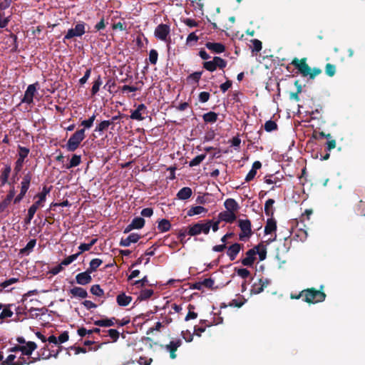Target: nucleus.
<instances>
[{"label":"nucleus","mask_w":365,"mask_h":365,"mask_svg":"<svg viewBox=\"0 0 365 365\" xmlns=\"http://www.w3.org/2000/svg\"><path fill=\"white\" fill-rule=\"evenodd\" d=\"M307 61V59L306 58L302 59L294 58L292 60L291 65L294 66L295 69L298 71V73L303 77L308 76L310 79H314L317 76L322 73V70L317 67H314L312 69L306 62Z\"/></svg>","instance_id":"obj_1"},{"label":"nucleus","mask_w":365,"mask_h":365,"mask_svg":"<svg viewBox=\"0 0 365 365\" xmlns=\"http://www.w3.org/2000/svg\"><path fill=\"white\" fill-rule=\"evenodd\" d=\"M304 298L303 301L308 304H317L324 301L326 294L322 290L314 288H307L303 290Z\"/></svg>","instance_id":"obj_2"},{"label":"nucleus","mask_w":365,"mask_h":365,"mask_svg":"<svg viewBox=\"0 0 365 365\" xmlns=\"http://www.w3.org/2000/svg\"><path fill=\"white\" fill-rule=\"evenodd\" d=\"M85 138V130L84 128L80 129L72 135H71L68 141L66 143V149L69 152H74L79 146L81 143Z\"/></svg>","instance_id":"obj_3"},{"label":"nucleus","mask_w":365,"mask_h":365,"mask_svg":"<svg viewBox=\"0 0 365 365\" xmlns=\"http://www.w3.org/2000/svg\"><path fill=\"white\" fill-rule=\"evenodd\" d=\"M211 227V220H207V222H202L195 223L188 227L187 235L190 236H197L200 233L207 235Z\"/></svg>","instance_id":"obj_4"},{"label":"nucleus","mask_w":365,"mask_h":365,"mask_svg":"<svg viewBox=\"0 0 365 365\" xmlns=\"http://www.w3.org/2000/svg\"><path fill=\"white\" fill-rule=\"evenodd\" d=\"M86 24L80 21L76 24L74 28L70 29L67 31L66 36L63 37V41L66 40L73 39L74 37H81L85 34V26Z\"/></svg>","instance_id":"obj_5"},{"label":"nucleus","mask_w":365,"mask_h":365,"mask_svg":"<svg viewBox=\"0 0 365 365\" xmlns=\"http://www.w3.org/2000/svg\"><path fill=\"white\" fill-rule=\"evenodd\" d=\"M238 227L241 232L240 233V240L245 242L252 236L253 232L251 230V222L249 220H238Z\"/></svg>","instance_id":"obj_6"},{"label":"nucleus","mask_w":365,"mask_h":365,"mask_svg":"<svg viewBox=\"0 0 365 365\" xmlns=\"http://www.w3.org/2000/svg\"><path fill=\"white\" fill-rule=\"evenodd\" d=\"M261 244H258L252 248L248 250L246 252V257L241 259V264L244 266L250 267H252L255 261V256L257 252V247H260Z\"/></svg>","instance_id":"obj_7"},{"label":"nucleus","mask_w":365,"mask_h":365,"mask_svg":"<svg viewBox=\"0 0 365 365\" xmlns=\"http://www.w3.org/2000/svg\"><path fill=\"white\" fill-rule=\"evenodd\" d=\"M63 349V346H57L56 352L53 354V350L48 349V346L46 345L43 348H41L40 351L37 352V355L42 356V359L43 360H47L52 357L57 358Z\"/></svg>","instance_id":"obj_8"},{"label":"nucleus","mask_w":365,"mask_h":365,"mask_svg":"<svg viewBox=\"0 0 365 365\" xmlns=\"http://www.w3.org/2000/svg\"><path fill=\"white\" fill-rule=\"evenodd\" d=\"M37 86L38 83H34L27 86L26 91H24V97L22 100H21V103H26L27 105L32 104L34 94L36 93Z\"/></svg>","instance_id":"obj_9"},{"label":"nucleus","mask_w":365,"mask_h":365,"mask_svg":"<svg viewBox=\"0 0 365 365\" xmlns=\"http://www.w3.org/2000/svg\"><path fill=\"white\" fill-rule=\"evenodd\" d=\"M170 32V28L169 25L160 24L157 26L155 31H154V36L160 41H167Z\"/></svg>","instance_id":"obj_10"},{"label":"nucleus","mask_w":365,"mask_h":365,"mask_svg":"<svg viewBox=\"0 0 365 365\" xmlns=\"http://www.w3.org/2000/svg\"><path fill=\"white\" fill-rule=\"evenodd\" d=\"M147 106L144 104H139L137 106V108L133 111H131V114L130 115V119L134 120H143L145 119L143 115H147Z\"/></svg>","instance_id":"obj_11"},{"label":"nucleus","mask_w":365,"mask_h":365,"mask_svg":"<svg viewBox=\"0 0 365 365\" xmlns=\"http://www.w3.org/2000/svg\"><path fill=\"white\" fill-rule=\"evenodd\" d=\"M182 344V341L180 339H178L174 341H170V344L161 346L164 347L167 350V351L170 352V357L171 359H175L177 357L176 351L178 348H179Z\"/></svg>","instance_id":"obj_12"},{"label":"nucleus","mask_w":365,"mask_h":365,"mask_svg":"<svg viewBox=\"0 0 365 365\" xmlns=\"http://www.w3.org/2000/svg\"><path fill=\"white\" fill-rule=\"evenodd\" d=\"M50 191H51L50 187L43 186L42 192L40 193H37V195H36V197L38 198V200H37V201L34 202V203L33 205H31V206L35 207L37 208L42 207L43 205V202L46 200V195L48 194H49Z\"/></svg>","instance_id":"obj_13"},{"label":"nucleus","mask_w":365,"mask_h":365,"mask_svg":"<svg viewBox=\"0 0 365 365\" xmlns=\"http://www.w3.org/2000/svg\"><path fill=\"white\" fill-rule=\"evenodd\" d=\"M269 280L267 279H259L257 282H254L251 287V294H257L264 291V289L267 287Z\"/></svg>","instance_id":"obj_14"},{"label":"nucleus","mask_w":365,"mask_h":365,"mask_svg":"<svg viewBox=\"0 0 365 365\" xmlns=\"http://www.w3.org/2000/svg\"><path fill=\"white\" fill-rule=\"evenodd\" d=\"M92 272H88L86 270V272H80L76 276V283L79 285L86 286L88 284H90L92 281L91 274Z\"/></svg>","instance_id":"obj_15"},{"label":"nucleus","mask_w":365,"mask_h":365,"mask_svg":"<svg viewBox=\"0 0 365 365\" xmlns=\"http://www.w3.org/2000/svg\"><path fill=\"white\" fill-rule=\"evenodd\" d=\"M140 239V235L137 233H131L126 238H121L120 247H130V244L136 243Z\"/></svg>","instance_id":"obj_16"},{"label":"nucleus","mask_w":365,"mask_h":365,"mask_svg":"<svg viewBox=\"0 0 365 365\" xmlns=\"http://www.w3.org/2000/svg\"><path fill=\"white\" fill-rule=\"evenodd\" d=\"M236 219L237 217L235 216V212L224 211L220 212V214H218L217 220L220 222L224 221L227 223H232Z\"/></svg>","instance_id":"obj_17"},{"label":"nucleus","mask_w":365,"mask_h":365,"mask_svg":"<svg viewBox=\"0 0 365 365\" xmlns=\"http://www.w3.org/2000/svg\"><path fill=\"white\" fill-rule=\"evenodd\" d=\"M32 177L33 175H31V172L24 175L22 182H21L20 193L26 194L28 190L29 189Z\"/></svg>","instance_id":"obj_18"},{"label":"nucleus","mask_w":365,"mask_h":365,"mask_svg":"<svg viewBox=\"0 0 365 365\" xmlns=\"http://www.w3.org/2000/svg\"><path fill=\"white\" fill-rule=\"evenodd\" d=\"M242 245L239 243H235L228 247L227 255L231 261H233L237 257L239 252H240Z\"/></svg>","instance_id":"obj_19"},{"label":"nucleus","mask_w":365,"mask_h":365,"mask_svg":"<svg viewBox=\"0 0 365 365\" xmlns=\"http://www.w3.org/2000/svg\"><path fill=\"white\" fill-rule=\"evenodd\" d=\"M205 46H206V48L208 50H210L217 54L223 53L225 49L224 44L222 43L207 42L206 44H205Z\"/></svg>","instance_id":"obj_20"},{"label":"nucleus","mask_w":365,"mask_h":365,"mask_svg":"<svg viewBox=\"0 0 365 365\" xmlns=\"http://www.w3.org/2000/svg\"><path fill=\"white\" fill-rule=\"evenodd\" d=\"M37 348V345L34 341H27L26 345L22 346L21 348V352L23 356H30L33 354V351Z\"/></svg>","instance_id":"obj_21"},{"label":"nucleus","mask_w":365,"mask_h":365,"mask_svg":"<svg viewBox=\"0 0 365 365\" xmlns=\"http://www.w3.org/2000/svg\"><path fill=\"white\" fill-rule=\"evenodd\" d=\"M261 167H262L261 162L256 161V162L253 163L252 168H251L250 172H248V173L246 176V178H245V180H246L247 182L253 180V179L255 178V176L257 175V170L260 169Z\"/></svg>","instance_id":"obj_22"},{"label":"nucleus","mask_w":365,"mask_h":365,"mask_svg":"<svg viewBox=\"0 0 365 365\" xmlns=\"http://www.w3.org/2000/svg\"><path fill=\"white\" fill-rule=\"evenodd\" d=\"M14 307L13 304H4L2 312L0 313V320H4L6 318L13 317L14 312L11 308Z\"/></svg>","instance_id":"obj_23"},{"label":"nucleus","mask_w":365,"mask_h":365,"mask_svg":"<svg viewBox=\"0 0 365 365\" xmlns=\"http://www.w3.org/2000/svg\"><path fill=\"white\" fill-rule=\"evenodd\" d=\"M131 300L132 297L130 296H127L125 293L119 294L116 297L117 304L120 307H127L130 304Z\"/></svg>","instance_id":"obj_24"},{"label":"nucleus","mask_w":365,"mask_h":365,"mask_svg":"<svg viewBox=\"0 0 365 365\" xmlns=\"http://www.w3.org/2000/svg\"><path fill=\"white\" fill-rule=\"evenodd\" d=\"M69 293L73 297H78L81 299H85L88 297L87 291L80 287H74L70 289Z\"/></svg>","instance_id":"obj_25"},{"label":"nucleus","mask_w":365,"mask_h":365,"mask_svg":"<svg viewBox=\"0 0 365 365\" xmlns=\"http://www.w3.org/2000/svg\"><path fill=\"white\" fill-rule=\"evenodd\" d=\"M277 230V222L273 218V217H270L267 220V225L264 226V234L268 235Z\"/></svg>","instance_id":"obj_26"},{"label":"nucleus","mask_w":365,"mask_h":365,"mask_svg":"<svg viewBox=\"0 0 365 365\" xmlns=\"http://www.w3.org/2000/svg\"><path fill=\"white\" fill-rule=\"evenodd\" d=\"M10 173H11V167L9 165H6V167H4V170H2V173H1V175H0L1 186H4L6 183L10 185V182H8V178H9Z\"/></svg>","instance_id":"obj_27"},{"label":"nucleus","mask_w":365,"mask_h":365,"mask_svg":"<svg viewBox=\"0 0 365 365\" xmlns=\"http://www.w3.org/2000/svg\"><path fill=\"white\" fill-rule=\"evenodd\" d=\"M224 206L228 212H235L239 208L237 201H235L233 198H227L226 201L224 202Z\"/></svg>","instance_id":"obj_28"},{"label":"nucleus","mask_w":365,"mask_h":365,"mask_svg":"<svg viewBox=\"0 0 365 365\" xmlns=\"http://www.w3.org/2000/svg\"><path fill=\"white\" fill-rule=\"evenodd\" d=\"M192 195V190L190 187H184L180 190L177 193V197L181 200H185L190 197Z\"/></svg>","instance_id":"obj_29"},{"label":"nucleus","mask_w":365,"mask_h":365,"mask_svg":"<svg viewBox=\"0 0 365 365\" xmlns=\"http://www.w3.org/2000/svg\"><path fill=\"white\" fill-rule=\"evenodd\" d=\"M274 200L272 198H269L264 203V214L267 215V217H273L274 215Z\"/></svg>","instance_id":"obj_30"},{"label":"nucleus","mask_w":365,"mask_h":365,"mask_svg":"<svg viewBox=\"0 0 365 365\" xmlns=\"http://www.w3.org/2000/svg\"><path fill=\"white\" fill-rule=\"evenodd\" d=\"M115 317L106 319H98L94 321L93 324L96 326L101 327H110L114 325Z\"/></svg>","instance_id":"obj_31"},{"label":"nucleus","mask_w":365,"mask_h":365,"mask_svg":"<svg viewBox=\"0 0 365 365\" xmlns=\"http://www.w3.org/2000/svg\"><path fill=\"white\" fill-rule=\"evenodd\" d=\"M157 228L160 232H166L167 231H169L171 228L170 220L166 219L159 220V222H158Z\"/></svg>","instance_id":"obj_32"},{"label":"nucleus","mask_w":365,"mask_h":365,"mask_svg":"<svg viewBox=\"0 0 365 365\" xmlns=\"http://www.w3.org/2000/svg\"><path fill=\"white\" fill-rule=\"evenodd\" d=\"M206 212H207V210L206 208L201 206H197L191 207V208L187 210V215L188 217H192L196 215H200Z\"/></svg>","instance_id":"obj_33"},{"label":"nucleus","mask_w":365,"mask_h":365,"mask_svg":"<svg viewBox=\"0 0 365 365\" xmlns=\"http://www.w3.org/2000/svg\"><path fill=\"white\" fill-rule=\"evenodd\" d=\"M202 118L206 123H215L217 120V114L214 111H210L203 114Z\"/></svg>","instance_id":"obj_34"},{"label":"nucleus","mask_w":365,"mask_h":365,"mask_svg":"<svg viewBox=\"0 0 365 365\" xmlns=\"http://www.w3.org/2000/svg\"><path fill=\"white\" fill-rule=\"evenodd\" d=\"M154 294V292L153 289H143L140 292V295L138 296L137 302H141L146 300L147 299L150 298L151 296H153Z\"/></svg>","instance_id":"obj_35"},{"label":"nucleus","mask_w":365,"mask_h":365,"mask_svg":"<svg viewBox=\"0 0 365 365\" xmlns=\"http://www.w3.org/2000/svg\"><path fill=\"white\" fill-rule=\"evenodd\" d=\"M17 151H19V153H17V160H25L28 155H29L30 150L28 148L19 145L17 147Z\"/></svg>","instance_id":"obj_36"},{"label":"nucleus","mask_w":365,"mask_h":365,"mask_svg":"<svg viewBox=\"0 0 365 365\" xmlns=\"http://www.w3.org/2000/svg\"><path fill=\"white\" fill-rule=\"evenodd\" d=\"M36 245V240L32 239L26 244V246L20 250V253L23 255H28L33 251L34 247Z\"/></svg>","instance_id":"obj_37"},{"label":"nucleus","mask_w":365,"mask_h":365,"mask_svg":"<svg viewBox=\"0 0 365 365\" xmlns=\"http://www.w3.org/2000/svg\"><path fill=\"white\" fill-rule=\"evenodd\" d=\"M102 264V260L100 259H93L91 260L89 267L87 268L86 271L93 273L96 272L98 267Z\"/></svg>","instance_id":"obj_38"},{"label":"nucleus","mask_w":365,"mask_h":365,"mask_svg":"<svg viewBox=\"0 0 365 365\" xmlns=\"http://www.w3.org/2000/svg\"><path fill=\"white\" fill-rule=\"evenodd\" d=\"M102 84V81L101 76H98L97 78L94 80L93 83V87L91 89V96H94L97 94L98 91L100 90V86Z\"/></svg>","instance_id":"obj_39"},{"label":"nucleus","mask_w":365,"mask_h":365,"mask_svg":"<svg viewBox=\"0 0 365 365\" xmlns=\"http://www.w3.org/2000/svg\"><path fill=\"white\" fill-rule=\"evenodd\" d=\"M112 125V121H110L108 120H104L100 123H98L96 128V130L94 131L98 133H102L104 130H107L108 128V126Z\"/></svg>","instance_id":"obj_40"},{"label":"nucleus","mask_w":365,"mask_h":365,"mask_svg":"<svg viewBox=\"0 0 365 365\" xmlns=\"http://www.w3.org/2000/svg\"><path fill=\"white\" fill-rule=\"evenodd\" d=\"M81 156L78 155L74 154L73 155L72 158H71L69 163L67 164L66 168L70 169L72 168H76L81 164Z\"/></svg>","instance_id":"obj_41"},{"label":"nucleus","mask_w":365,"mask_h":365,"mask_svg":"<svg viewBox=\"0 0 365 365\" xmlns=\"http://www.w3.org/2000/svg\"><path fill=\"white\" fill-rule=\"evenodd\" d=\"M247 302V299L245 298L243 296H240L238 297V299H234L232 301L230 302V306L241 308L245 303Z\"/></svg>","instance_id":"obj_42"},{"label":"nucleus","mask_w":365,"mask_h":365,"mask_svg":"<svg viewBox=\"0 0 365 365\" xmlns=\"http://www.w3.org/2000/svg\"><path fill=\"white\" fill-rule=\"evenodd\" d=\"M130 225L136 227L137 230H139L140 228H143L145 225V220L143 217H136L133 218Z\"/></svg>","instance_id":"obj_43"},{"label":"nucleus","mask_w":365,"mask_h":365,"mask_svg":"<svg viewBox=\"0 0 365 365\" xmlns=\"http://www.w3.org/2000/svg\"><path fill=\"white\" fill-rule=\"evenodd\" d=\"M195 309V307L193 304H188L187 306V314L185 317V321H189V320H191V319H197V312H195L193 310Z\"/></svg>","instance_id":"obj_44"},{"label":"nucleus","mask_w":365,"mask_h":365,"mask_svg":"<svg viewBox=\"0 0 365 365\" xmlns=\"http://www.w3.org/2000/svg\"><path fill=\"white\" fill-rule=\"evenodd\" d=\"M206 157H207L206 154L198 155L197 156L195 157L192 160H190V163H188V165H190V168L197 166L199 164H200L201 162L203 161Z\"/></svg>","instance_id":"obj_45"},{"label":"nucleus","mask_w":365,"mask_h":365,"mask_svg":"<svg viewBox=\"0 0 365 365\" xmlns=\"http://www.w3.org/2000/svg\"><path fill=\"white\" fill-rule=\"evenodd\" d=\"M264 130L270 133L273 130H277V124L272 120H268L264 125Z\"/></svg>","instance_id":"obj_46"},{"label":"nucleus","mask_w":365,"mask_h":365,"mask_svg":"<svg viewBox=\"0 0 365 365\" xmlns=\"http://www.w3.org/2000/svg\"><path fill=\"white\" fill-rule=\"evenodd\" d=\"M38 210L37 207L31 206L29 209V212H27V215L26 218H24V224L29 225L31 222V220H33L34 215L35 212H36V210Z\"/></svg>","instance_id":"obj_47"},{"label":"nucleus","mask_w":365,"mask_h":365,"mask_svg":"<svg viewBox=\"0 0 365 365\" xmlns=\"http://www.w3.org/2000/svg\"><path fill=\"white\" fill-rule=\"evenodd\" d=\"M90 292L92 294L97 297H102L104 294L103 290L99 284H94L91 287Z\"/></svg>","instance_id":"obj_48"},{"label":"nucleus","mask_w":365,"mask_h":365,"mask_svg":"<svg viewBox=\"0 0 365 365\" xmlns=\"http://www.w3.org/2000/svg\"><path fill=\"white\" fill-rule=\"evenodd\" d=\"M96 118V115L95 114H93L92 116H91L87 120H83L82 123H81V125L83 126V128H91V126L93 125V122L95 120V118Z\"/></svg>","instance_id":"obj_49"},{"label":"nucleus","mask_w":365,"mask_h":365,"mask_svg":"<svg viewBox=\"0 0 365 365\" xmlns=\"http://www.w3.org/2000/svg\"><path fill=\"white\" fill-rule=\"evenodd\" d=\"M325 74L329 77H333L335 74L336 67L334 64L327 63L324 68Z\"/></svg>","instance_id":"obj_50"},{"label":"nucleus","mask_w":365,"mask_h":365,"mask_svg":"<svg viewBox=\"0 0 365 365\" xmlns=\"http://www.w3.org/2000/svg\"><path fill=\"white\" fill-rule=\"evenodd\" d=\"M203 68L207 70L210 72H214L217 70V65L215 63L214 60L210 61H204Z\"/></svg>","instance_id":"obj_51"},{"label":"nucleus","mask_w":365,"mask_h":365,"mask_svg":"<svg viewBox=\"0 0 365 365\" xmlns=\"http://www.w3.org/2000/svg\"><path fill=\"white\" fill-rule=\"evenodd\" d=\"M260 244H261V247H257V255H258V257H259V260L263 261L267 257V248L265 247V246L263 244H262V243H260Z\"/></svg>","instance_id":"obj_52"},{"label":"nucleus","mask_w":365,"mask_h":365,"mask_svg":"<svg viewBox=\"0 0 365 365\" xmlns=\"http://www.w3.org/2000/svg\"><path fill=\"white\" fill-rule=\"evenodd\" d=\"M213 60L215 61V63H216L217 68H220V69H223L227 66V61L223 58H221L219 56H214Z\"/></svg>","instance_id":"obj_53"},{"label":"nucleus","mask_w":365,"mask_h":365,"mask_svg":"<svg viewBox=\"0 0 365 365\" xmlns=\"http://www.w3.org/2000/svg\"><path fill=\"white\" fill-rule=\"evenodd\" d=\"M235 271H236L237 276L243 279H247L249 276H250V272L245 268H236L235 269Z\"/></svg>","instance_id":"obj_54"},{"label":"nucleus","mask_w":365,"mask_h":365,"mask_svg":"<svg viewBox=\"0 0 365 365\" xmlns=\"http://www.w3.org/2000/svg\"><path fill=\"white\" fill-rule=\"evenodd\" d=\"M148 282V277L147 276H144L143 277V279H141L140 280L134 281L133 282V286H136L137 288H142V287L146 286Z\"/></svg>","instance_id":"obj_55"},{"label":"nucleus","mask_w":365,"mask_h":365,"mask_svg":"<svg viewBox=\"0 0 365 365\" xmlns=\"http://www.w3.org/2000/svg\"><path fill=\"white\" fill-rule=\"evenodd\" d=\"M158 61V52L155 49L150 51L149 53V61L151 65H156Z\"/></svg>","instance_id":"obj_56"},{"label":"nucleus","mask_w":365,"mask_h":365,"mask_svg":"<svg viewBox=\"0 0 365 365\" xmlns=\"http://www.w3.org/2000/svg\"><path fill=\"white\" fill-rule=\"evenodd\" d=\"M201 286L205 287L207 289H212L214 286V280L212 279L206 278L204 280L200 282Z\"/></svg>","instance_id":"obj_57"},{"label":"nucleus","mask_w":365,"mask_h":365,"mask_svg":"<svg viewBox=\"0 0 365 365\" xmlns=\"http://www.w3.org/2000/svg\"><path fill=\"white\" fill-rule=\"evenodd\" d=\"M24 160L16 159V163H14V173L17 175L21 169L23 168Z\"/></svg>","instance_id":"obj_58"},{"label":"nucleus","mask_w":365,"mask_h":365,"mask_svg":"<svg viewBox=\"0 0 365 365\" xmlns=\"http://www.w3.org/2000/svg\"><path fill=\"white\" fill-rule=\"evenodd\" d=\"M356 212L360 215H363L365 217V202L362 200H360L358 202L356 206Z\"/></svg>","instance_id":"obj_59"},{"label":"nucleus","mask_w":365,"mask_h":365,"mask_svg":"<svg viewBox=\"0 0 365 365\" xmlns=\"http://www.w3.org/2000/svg\"><path fill=\"white\" fill-rule=\"evenodd\" d=\"M251 43L253 44V52H260L262 49V42L259 39L251 40Z\"/></svg>","instance_id":"obj_60"},{"label":"nucleus","mask_w":365,"mask_h":365,"mask_svg":"<svg viewBox=\"0 0 365 365\" xmlns=\"http://www.w3.org/2000/svg\"><path fill=\"white\" fill-rule=\"evenodd\" d=\"M210 98V94L207 91H202L198 94V101L203 103L207 102Z\"/></svg>","instance_id":"obj_61"},{"label":"nucleus","mask_w":365,"mask_h":365,"mask_svg":"<svg viewBox=\"0 0 365 365\" xmlns=\"http://www.w3.org/2000/svg\"><path fill=\"white\" fill-rule=\"evenodd\" d=\"M15 355L9 354L6 359L1 361L0 365H15Z\"/></svg>","instance_id":"obj_62"},{"label":"nucleus","mask_w":365,"mask_h":365,"mask_svg":"<svg viewBox=\"0 0 365 365\" xmlns=\"http://www.w3.org/2000/svg\"><path fill=\"white\" fill-rule=\"evenodd\" d=\"M115 86H116V83H115V81L110 78L107 81V83L106 86H103V88L107 89V91L109 93H112V88H113Z\"/></svg>","instance_id":"obj_63"},{"label":"nucleus","mask_w":365,"mask_h":365,"mask_svg":"<svg viewBox=\"0 0 365 365\" xmlns=\"http://www.w3.org/2000/svg\"><path fill=\"white\" fill-rule=\"evenodd\" d=\"M14 365H30V359L26 358L22 355V356L17 359Z\"/></svg>","instance_id":"obj_64"}]
</instances>
